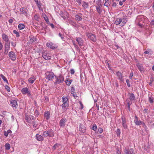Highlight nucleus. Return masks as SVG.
<instances>
[{"instance_id":"nucleus-28","label":"nucleus","mask_w":154,"mask_h":154,"mask_svg":"<svg viewBox=\"0 0 154 154\" xmlns=\"http://www.w3.org/2000/svg\"><path fill=\"white\" fill-rule=\"evenodd\" d=\"M144 53L145 54L151 55L152 54V52L151 49L148 48Z\"/></svg>"},{"instance_id":"nucleus-6","label":"nucleus","mask_w":154,"mask_h":154,"mask_svg":"<svg viewBox=\"0 0 154 154\" xmlns=\"http://www.w3.org/2000/svg\"><path fill=\"white\" fill-rule=\"evenodd\" d=\"M116 74L117 77V79L121 82H124V76L122 73L119 71L116 72Z\"/></svg>"},{"instance_id":"nucleus-37","label":"nucleus","mask_w":154,"mask_h":154,"mask_svg":"<svg viewBox=\"0 0 154 154\" xmlns=\"http://www.w3.org/2000/svg\"><path fill=\"white\" fill-rule=\"evenodd\" d=\"M126 101H127V104L128 105V109L129 111H130V106L132 104V102L131 101H128V99H127L126 100Z\"/></svg>"},{"instance_id":"nucleus-34","label":"nucleus","mask_w":154,"mask_h":154,"mask_svg":"<svg viewBox=\"0 0 154 154\" xmlns=\"http://www.w3.org/2000/svg\"><path fill=\"white\" fill-rule=\"evenodd\" d=\"M69 23L70 25H72L73 26L75 27L77 26V25L76 23L72 20L69 21Z\"/></svg>"},{"instance_id":"nucleus-16","label":"nucleus","mask_w":154,"mask_h":154,"mask_svg":"<svg viewBox=\"0 0 154 154\" xmlns=\"http://www.w3.org/2000/svg\"><path fill=\"white\" fill-rule=\"evenodd\" d=\"M128 96L130 101L128 99V101H131L132 102L135 100V97L134 94L132 93H130L128 94Z\"/></svg>"},{"instance_id":"nucleus-9","label":"nucleus","mask_w":154,"mask_h":154,"mask_svg":"<svg viewBox=\"0 0 154 154\" xmlns=\"http://www.w3.org/2000/svg\"><path fill=\"white\" fill-rule=\"evenodd\" d=\"M67 122L66 119L63 117L60 120L59 122V125L61 128H64L65 125V123Z\"/></svg>"},{"instance_id":"nucleus-62","label":"nucleus","mask_w":154,"mask_h":154,"mask_svg":"<svg viewBox=\"0 0 154 154\" xmlns=\"http://www.w3.org/2000/svg\"><path fill=\"white\" fill-rule=\"evenodd\" d=\"M75 73V71L73 69H71L70 70V73L71 74H74Z\"/></svg>"},{"instance_id":"nucleus-39","label":"nucleus","mask_w":154,"mask_h":154,"mask_svg":"<svg viewBox=\"0 0 154 154\" xmlns=\"http://www.w3.org/2000/svg\"><path fill=\"white\" fill-rule=\"evenodd\" d=\"M5 149L8 150L10 148V145L8 143H6L5 144Z\"/></svg>"},{"instance_id":"nucleus-57","label":"nucleus","mask_w":154,"mask_h":154,"mask_svg":"<svg viewBox=\"0 0 154 154\" xmlns=\"http://www.w3.org/2000/svg\"><path fill=\"white\" fill-rule=\"evenodd\" d=\"M75 48L78 51H80V48L77 45H75Z\"/></svg>"},{"instance_id":"nucleus-5","label":"nucleus","mask_w":154,"mask_h":154,"mask_svg":"<svg viewBox=\"0 0 154 154\" xmlns=\"http://www.w3.org/2000/svg\"><path fill=\"white\" fill-rule=\"evenodd\" d=\"M121 119L122 121V125L123 127L125 129H128V128L126 122V119L125 117L122 116L121 117Z\"/></svg>"},{"instance_id":"nucleus-35","label":"nucleus","mask_w":154,"mask_h":154,"mask_svg":"<svg viewBox=\"0 0 154 154\" xmlns=\"http://www.w3.org/2000/svg\"><path fill=\"white\" fill-rule=\"evenodd\" d=\"M62 108L64 110L66 109V107L69 106V103H63L61 105Z\"/></svg>"},{"instance_id":"nucleus-26","label":"nucleus","mask_w":154,"mask_h":154,"mask_svg":"<svg viewBox=\"0 0 154 154\" xmlns=\"http://www.w3.org/2000/svg\"><path fill=\"white\" fill-rule=\"evenodd\" d=\"M75 19L77 21H80L82 20V16H80L78 14H76L75 17Z\"/></svg>"},{"instance_id":"nucleus-14","label":"nucleus","mask_w":154,"mask_h":154,"mask_svg":"<svg viewBox=\"0 0 154 154\" xmlns=\"http://www.w3.org/2000/svg\"><path fill=\"white\" fill-rule=\"evenodd\" d=\"M20 11L21 14L27 16V14L28 11V10L26 8L22 7L20 8Z\"/></svg>"},{"instance_id":"nucleus-54","label":"nucleus","mask_w":154,"mask_h":154,"mask_svg":"<svg viewBox=\"0 0 154 154\" xmlns=\"http://www.w3.org/2000/svg\"><path fill=\"white\" fill-rule=\"evenodd\" d=\"M5 87L8 91L10 92V88L8 85H6Z\"/></svg>"},{"instance_id":"nucleus-29","label":"nucleus","mask_w":154,"mask_h":154,"mask_svg":"<svg viewBox=\"0 0 154 154\" xmlns=\"http://www.w3.org/2000/svg\"><path fill=\"white\" fill-rule=\"evenodd\" d=\"M82 7L85 8H88L89 7L88 3L85 2L83 1V2Z\"/></svg>"},{"instance_id":"nucleus-22","label":"nucleus","mask_w":154,"mask_h":154,"mask_svg":"<svg viewBox=\"0 0 154 154\" xmlns=\"http://www.w3.org/2000/svg\"><path fill=\"white\" fill-rule=\"evenodd\" d=\"M3 40L6 42H9V39L8 36L5 33H3L2 35Z\"/></svg>"},{"instance_id":"nucleus-60","label":"nucleus","mask_w":154,"mask_h":154,"mask_svg":"<svg viewBox=\"0 0 154 154\" xmlns=\"http://www.w3.org/2000/svg\"><path fill=\"white\" fill-rule=\"evenodd\" d=\"M71 92H72L74 93L75 91V88L73 86L71 88Z\"/></svg>"},{"instance_id":"nucleus-19","label":"nucleus","mask_w":154,"mask_h":154,"mask_svg":"<svg viewBox=\"0 0 154 154\" xmlns=\"http://www.w3.org/2000/svg\"><path fill=\"white\" fill-rule=\"evenodd\" d=\"M29 38L30 39L29 41V42L30 44H32L36 40V38L32 35L29 36Z\"/></svg>"},{"instance_id":"nucleus-32","label":"nucleus","mask_w":154,"mask_h":154,"mask_svg":"<svg viewBox=\"0 0 154 154\" xmlns=\"http://www.w3.org/2000/svg\"><path fill=\"white\" fill-rule=\"evenodd\" d=\"M43 16L44 20L46 21L47 24H49V21L48 18V17L46 16V15L45 14H43Z\"/></svg>"},{"instance_id":"nucleus-8","label":"nucleus","mask_w":154,"mask_h":154,"mask_svg":"<svg viewBox=\"0 0 154 154\" xmlns=\"http://www.w3.org/2000/svg\"><path fill=\"white\" fill-rule=\"evenodd\" d=\"M21 92L23 94H27L28 96L30 97L31 96L30 91H29L28 88L26 87L23 88L21 90Z\"/></svg>"},{"instance_id":"nucleus-1","label":"nucleus","mask_w":154,"mask_h":154,"mask_svg":"<svg viewBox=\"0 0 154 154\" xmlns=\"http://www.w3.org/2000/svg\"><path fill=\"white\" fill-rule=\"evenodd\" d=\"M127 21L126 18L125 17L123 16L121 18H117L115 22V24L118 25L122 23L120 25L122 26L126 23Z\"/></svg>"},{"instance_id":"nucleus-51","label":"nucleus","mask_w":154,"mask_h":154,"mask_svg":"<svg viewBox=\"0 0 154 154\" xmlns=\"http://www.w3.org/2000/svg\"><path fill=\"white\" fill-rule=\"evenodd\" d=\"M11 45L13 47H15L16 45V40L15 41V42H11Z\"/></svg>"},{"instance_id":"nucleus-42","label":"nucleus","mask_w":154,"mask_h":154,"mask_svg":"<svg viewBox=\"0 0 154 154\" xmlns=\"http://www.w3.org/2000/svg\"><path fill=\"white\" fill-rule=\"evenodd\" d=\"M39 18L40 16L38 15L35 14L34 15V18L36 20L39 21Z\"/></svg>"},{"instance_id":"nucleus-59","label":"nucleus","mask_w":154,"mask_h":154,"mask_svg":"<svg viewBox=\"0 0 154 154\" xmlns=\"http://www.w3.org/2000/svg\"><path fill=\"white\" fill-rule=\"evenodd\" d=\"M59 36L60 37L61 39L62 40H64V37H63V35H62V34H61L60 33H59Z\"/></svg>"},{"instance_id":"nucleus-27","label":"nucleus","mask_w":154,"mask_h":154,"mask_svg":"<svg viewBox=\"0 0 154 154\" xmlns=\"http://www.w3.org/2000/svg\"><path fill=\"white\" fill-rule=\"evenodd\" d=\"M95 7L98 13L99 14H100L102 12V10L101 9L100 6H96Z\"/></svg>"},{"instance_id":"nucleus-41","label":"nucleus","mask_w":154,"mask_h":154,"mask_svg":"<svg viewBox=\"0 0 154 154\" xmlns=\"http://www.w3.org/2000/svg\"><path fill=\"white\" fill-rule=\"evenodd\" d=\"M10 47H5L4 53L5 54H7L8 51L10 50Z\"/></svg>"},{"instance_id":"nucleus-30","label":"nucleus","mask_w":154,"mask_h":154,"mask_svg":"<svg viewBox=\"0 0 154 154\" xmlns=\"http://www.w3.org/2000/svg\"><path fill=\"white\" fill-rule=\"evenodd\" d=\"M69 79H66V80L65 81V82L67 85L69 86L72 82V79H70L69 80Z\"/></svg>"},{"instance_id":"nucleus-47","label":"nucleus","mask_w":154,"mask_h":154,"mask_svg":"<svg viewBox=\"0 0 154 154\" xmlns=\"http://www.w3.org/2000/svg\"><path fill=\"white\" fill-rule=\"evenodd\" d=\"M34 1L36 3L37 6L39 8L41 7L40 2H39L38 0H34Z\"/></svg>"},{"instance_id":"nucleus-53","label":"nucleus","mask_w":154,"mask_h":154,"mask_svg":"<svg viewBox=\"0 0 154 154\" xmlns=\"http://www.w3.org/2000/svg\"><path fill=\"white\" fill-rule=\"evenodd\" d=\"M115 0H112V2L113 4L112 5V6L114 7H115L117 6V5L118 3H116V2H114Z\"/></svg>"},{"instance_id":"nucleus-3","label":"nucleus","mask_w":154,"mask_h":154,"mask_svg":"<svg viewBox=\"0 0 154 154\" xmlns=\"http://www.w3.org/2000/svg\"><path fill=\"white\" fill-rule=\"evenodd\" d=\"M55 78L56 80L54 82L55 85L62 83L64 81V76L61 74H59L58 76H55Z\"/></svg>"},{"instance_id":"nucleus-25","label":"nucleus","mask_w":154,"mask_h":154,"mask_svg":"<svg viewBox=\"0 0 154 154\" xmlns=\"http://www.w3.org/2000/svg\"><path fill=\"white\" fill-rule=\"evenodd\" d=\"M136 66L140 72H142L144 68L143 67L142 64H140L139 63H138L137 64Z\"/></svg>"},{"instance_id":"nucleus-56","label":"nucleus","mask_w":154,"mask_h":154,"mask_svg":"<svg viewBox=\"0 0 154 154\" xmlns=\"http://www.w3.org/2000/svg\"><path fill=\"white\" fill-rule=\"evenodd\" d=\"M134 75V74L133 72H132L130 73V76H129V78L130 79H132V77Z\"/></svg>"},{"instance_id":"nucleus-58","label":"nucleus","mask_w":154,"mask_h":154,"mask_svg":"<svg viewBox=\"0 0 154 154\" xmlns=\"http://www.w3.org/2000/svg\"><path fill=\"white\" fill-rule=\"evenodd\" d=\"M35 116H38L39 115V112L37 109H36L35 112Z\"/></svg>"},{"instance_id":"nucleus-40","label":"nucleus","mask_w":154,"mask_h":154,"mask_svg":"<svg viewBox=\"0 0 154 154\" xmlns=\"http://www.w3.org/2000/svg\"><path fill=\"white\" fill-rule=\"evenodd\" d=\"M116 132L117 134V136L118 137H119L120 136L121 131L118 128L116 131Z\"/></svg>"},{"instance_id":"nucleus-64","label":"nucleus","mask_w":154,"mask_h":154,"mask_svg":"<svg viewBox=\"0 0 154 154\" xmlns=\"http://www.w3.org/2000/svg\"><path fill=\"white\" fill-rule=\"evenodd\" d=\"M150 24L151 25L154 26V19L152 20L150 22Z\"/></svg>"},{"instance_id":"nucleus-13","label":"nucleus","mask_w":154,"mask_h":154,"mask_svg":"<svg viewBox=\"0 0 154 154\" xmlns=\"http://www.w3.org/2000/svg\"><path fill=\"white\" fill-rule=\"evenodd\" d=\"M46 45L47 47L52 49H55L57 47V46L56 44L52 42H48L46 44Z\"/></svg>"},{"instance_id":"nucleus-11","label":"nucleus","mask_w":154,"mask_h":154,"mask_svg":"<svg viewBox=\"0 0 154 154\" xmlns=\"http://www.w3.org/2000/svg\"><path fill=\"white\" fill-rule=\"evenodd\" d=\"M42 56L45 60H50L51 58V56L50 55V54L45 52H43L42 53Z\"/></svg>"},{"instance_id":"nucleus-38","label":"nucleus","mask_w":154,"mask_h":154,"mask_svg":"<svg viewBox=\"0 0 154 154\" xmlns=\"http://www.w3.org/2000/svg\"><path fill=\"white\" fill-rule=\"evenodd\" d=\"M142 121L140 120L136 121L135 122H134L135 124L136 125H140L142 124Z\"/></svg>"},{"instance_id":"nucleus-50","label":"nucleus","mask_w":154,"mask_h":154,"mask_svg":"<svg viewBox=\"0 0 154 154\" xmlns=\"http://www.w3.org/2000/svg\"><path fill=\"white\" fill-rule=\"evenodd\" d=\"M104 5L108 8L110 6V5L109 4V2L106 1H105V2L104 4Z\"/></svg>"},{"instance_id":"nucleus-24","label":"nucleus","mask_w":154,"mask_h":154,"mask_svg":"<svg viewBox=\"0 0 154 154\" xmlns=\"http://www.w3.org/2000/svg\"><path fill=\"white\" fill-rule=\"evenodd\" d=\"M62 102L63 103H69L68 98L65 96H63L62 97Z\"/></svg>"},{"instance_id":"nucleus-43","label":"nucleus","mask_w":154,"mask_h":154,"mask_svg":"<svg viewBox=\"0 0 154 154\" xmlns=\"http://www.w3.org/2000/svg\"><path fill=\"white\" fill-rule=\"evenodd\" d=\"M14 33L15 34L16 36L17 37H20V34L16 30H14L13 31Z\"/></svg>"},{"instance_id":"nucleus-10","label":"nucleus","mask_w":154,"mask_h":154,"mask_svg":"<svg viewBox=\"0 0 154 154\" xmlns=\"http://www.w3.org/2000/svg\"><path fill=\"white\" fill-rule=\"evenodd\" d=\"M124 152L125 154H135L133 148H125L124 149Z\"/></svg>"},{"instance_id":"nucleus-18","label":"nucleus","mask_w":154,"mask_h":154,"mask_svg":"<svg viewBox=\"0 0 154 154\" xmlns=\"http://www.w3.org/2000/svg\"><path fill=\"white\" fill-rule=\"evenodd\" d=\"M75 40L77 42L79 46H81L83 45L84 41L82 38L79 37H77L76 38Z\"/></svg>"},{"instance_id":"nucleus-45","label":"nucleus","mask_w":154,"mask_h":154,"mask_svg":"<svg viewBox=\"0 0 154 154\" xmlns=\"http://www.w3.org/2000/svg\"><path fill=\"white\" fill-rule=\"evenodd\" d=\"M59 144L58 143H56L53 146V149L54 150H55V149L58 147L59 146Z\"/></svg>"},{"instance_id":"nucleus-33","label":"nucleus","mask_w":154,"mask_h":154,"mask_svg":"<svg viewBox=\"0 0 154 154\" xmlns=\"http://www.w3.org/2000/svg\"><path fill=\"white\" fill-rule=\"evenodd\" d=\"M0 77L2 78V79L7 84H8V80L6 79V77L4 76L2 74H1L0 75Z\"/></svg>"},{"instance_id":"nucleus-7","label":"nucleus","mask_w":154,"mask_h":154,"mask_svg":"<svg viewBox=\"0 0 154 154\" xmlns=\"http://www.w3.org/2000/svg\"><path fill=\"white\" fill-rule=\"evenodd\" d=\"M26 122L30 124L32 123L33 121H35L34 117L31 115L26 116Z\"/></svg>"},{"instance_id":"nucleus-12","label":"nucleus","mask_w":154,"mask_h":154,"mask_svg":"<svg viewBox=\"0 0 154 154\" xmlns=\"http://www.w3.org/2000/svg\"><path fill=\"white\" fill-rule=\"evenodd\" d=\"M86 130L85 125V124H80L79 126V131L82 133H84Z\"/></svg>"},{"instance_id":"nucleus-21","label":"nucleus","mask_w":154,"mask_h":154,"mask_svg":"<svg viewBox=\"0 0 154 154\" xmlns=\"http://www.w3.org/2000/svg\"><path fill=\"white\" fill-rule=\"evenodd\" d=\"M50 113L48 111H45L44 113V116L47 120H49L50 118Z\"/></svg>"},{"instance_id":"nucleus-52","label":"nucleus","mask_w":154,"mask_h":154,"mask_svg":"<svg viewBox=\"0 0 154 154\" xmlns=\"http://www.w3.org/2000/svg\"><path fill=\"white\" fill-rule=\"evenodd\" d=\"M126 82L127 83L128 86V87H131V84L129 80L128 79H126Z\"/></svg>"},{"instance_id":"nucleus-15","label":"nucleus","mask_w":154,"mask_h":154,"mask_svg":"<svg viewBox=\"0 0 154 154\" xmlns=\"http://www.w3.org/2000/svg\"><path fill=\"white\" fill-rule=\"evenodd\" d=\"M55 76L53 72H49L48 75H46V78L49 81L52 80Z\"/></svg>"},{"instance_id":"nucleus-20","label":"nucleus","mask_w":154,"mask_h":154,"mask_svg":"<svg viewBox=\"0 0 154 154\" xmlns=\"http://www.w3.org/2000/svg\"><path fill=\"white\" fill-rule=\"evenodd\" d=\"M35 138L39 141H42L44 140V137L40 135L37 134L35 135Z\"/></svg>"},{"instance_id":"nucleus-63","label":"nucleus","mask_w":154,"mask_h":154,"mask_svg":"<svg viewBox=\"0 0 154 154\" xmlns=\"http://www.w3.org/2000/svg\"><path fill=\"white\" fill-rule=\"evenodd\" d=\"M141 125H143V127L144 128L146 127V126L144 122H142Z\"/></svg>"},{"instance_id":"nucleus-17","label":"nucleus","mask_w":154,"mask_h":154,"mask_svg":"<svg viewBox=\"0 0 154 154\" xmlns=\"http://www.w3.org/2000/svg\"><path fill=\"white\" fill-rule=\"evenodd\" d=\"M9 57L12 60L14 61L16 59V55L15 53L12 51H10L9 53Z\"/></svg>"},{"instance_id":"nucleus-2","label":"nucleus","mask_w":154,"mask_h":154,"mask_svg":"<svg viewBox=\"0 0 154 154\" xmlns=\"http://www.w3.org/2000/svg\"><path fill=\"white\" fill-rule=\"evenodd\" d=\"M54 133L52 129H49L43 132V135L44 137H46L48 136L52 137L54 136Z\"/></svg>"},{"instance_id":"nucleus-61","label":"nucleus","mask_w":154,"mask_h":154,"mask_svg":"<svg viewBox=\"0 0 154 154\" xmlns=\"http://www.w3.org/2000/svg\"><path fill=\"white\" fill-rule=\"evenodd\" d=\"M30 124H32L33 126L34 127H36L37 125L36 124V123L35 122H34V121L33 122V121L32 123H31Z\"/></svg>"},{"instance_id":"nucleus-36","label":"nucleus","mask_w":154,"mask_h":154,"mask_svg":"<svg viewBox=\"0 0 154 154\" xmlns=\"http://www.w3.org/2000/svg\"><path fill=\"white\" fill-rule=\"evenodd\" d=\"M35 80V79L34 77H31L29 79L28 81L29 82L32 84L34 81Z\"/></svg>"},{"instance_id":"nucleus-48","label":"nucleus","mask_w":154,"mask_h":154,"mask_svg":"<svg viewBox=\"0 0 154 154\" xmlns=\"http://www.w3.org/2000/svg\"><path fill=\"white\" fill-rule=\"evenodd\" d=\"M5 47H10V43L9 42H6L5 43Z\"/></svg>"},{"instance_id":"nucleus-31","label":"nucleus","mask_w":154,"mask_h":154,"mask_svg":"<svg viewBox=\"0 0 154 154\" xmlns=\"http://www.w3.org/2000/svg\"><path fill=\"white\" fill-rule=\"evenodd\" d=\"M25 26L22 23L19 24L18 25V29L20 30H21L24 28Z\"/></svg>"},{"instance_id":"nucleus-46","label":"nucleus","mask_w":154,"mask_h":154,"mask_svg":"<svg viewBox=\"0 0 154 154\" xmlns=\"http://www.w3.org/2000/svg\"><path fill=\"white\" fill-rule=\"evenodd\" d=\"M97 126L96 124L93 125L91 129L94 131H96L97 129Z\"/></svg>"},{"instance_id":"nucleus-49","label":"nucleus","mask_w":154,"mask_h":154,"mask_svg":"<svg viewBox=\"0 0 154 154\" xmlns=\"http://www.w3.org/2000/svg\"><path fill=\"white\" fill-rule=\"evenodd\" d=\"M60 16L63 18L64 19H65L66 18V17L64 15V14L63 11L61 12V13L60 14Z\"/></svg>"},{"instance_id":"nucleus-44","label":"nucleus","mask_w":154,"mask_h":154,"mask_svg":"<svg viewBox=\"0 0 154 154\" xmlns=\"http://www.w3.org/2000/svg\"><path fill=\"white\" fill-rule=\"evenodd\" d=\"M149 101L151 103H153V98L152 97H149L148 98Z\"/></svg>"},{"instance_id":"nucleus-4","label":"nucleus","mask_w":154,"mask_h":154,"mask_svg":"<svg viewBox=\"0 0 154 154\" xmlns=\"http://www.w3.org/2000/svg\"><path fill=\"white\" fill-rule=\"evenodd\" d=\"M86 35L93 42H95L96 41V36L94 34L89 32H87L85 33Z\"/></svg>"},{"instance_id":"nucleus-55","label":"nucleus","mask_w":154,"mask_h":154,"mask_svg":"<svg viewBox=\"0 0 154 154\" xmlns=\"http://www.w3.org/2000/svg\"><path fill=\"white\" fill-rule=\"evenodd\" d=\"M103 129L102 128H99L98 129V131L100 133H101L103 132Z\"/></svg>"},{"instance_id":"nucleus-23","label":"nucleus","mask_w":154,"mask_h":154,"mask_svg":"<svg viewBox=\"0 0 154 154\" xmlns=\"http://www.w3.org/2000/svg\"><path fill=\"white\" fill-rule=\"evenodd\" d=\"M10 103L12 107L17 108V101L16 100H13L11 101Z\"/></svg>"}]
</instances>
